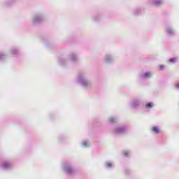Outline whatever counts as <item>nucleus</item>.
Wrapping results in <instances>:
<instances>
[{
    "mask_svg": "<svg viewBox=\"0 0 179 179\" xmlns=\"http://www.w3.org/2000/svg\"><path fill=\"white\" fill-rule=\"evenodd\" d=\"M128 131V126L127 125H122L115 128L113 130V134L115 135H123Z\"/></svg>",
    "mask_w": 179,
    "mask_h": 179,
    "instance_id": "423d86ee",
    "label": "nucleus"
},
{
    "mask_svg": "<svg viewBox=\"0 0 179 179\" xmlns=\"http://www.w3.org/2000/svg\"><path fill=\"white\" fill-rule=\"evenodd\" d=\"M106 64H113L114 62V56L113 55H106L104 57Z\"/></svg>",
    "mask_w": 179,
    "mask_h": 179,
    "instance_id": "f8f14e48",
    "label": "nucleus"
},
{
    "mask_svg": "<svg viewBox=\"0 0 179 179\" xmlns=\"http://www.w3.org/2000/svg\"><path fill=\"white\" fill-rule=\"evenodd\" d=\"M59 64H60L61 66H66V64H68V60L66 59L60 57L58 60Z\"/></svg>",
    "mask_w": 179,
    "mask_h": 179,
    "instance_id": "2eb2a0df",
    "label": "nucleus"
},
{
    "mask_svg": "<svg viewBox=\"0 0 179 179\" xmlns=\"http://www.w3.org/2000/svg\"><path fill=\"white\" fill-rule=\"evenodd\" d=\"M105 168L108 170H112V169H114V164L110 161H106L105 162Z\"/></svg>",
    "mask_w": 179,
    "mask_h": 179,
    "instance_id": "dca6fc26",
    "label": "nucleus"
},
{
    "mask_svg": "<svg viewBox=\"0 0 179 179\" xmlns=\"http://www.w3.org/2000/svg\"><path fill=\"white\" fill-rule=\"evenodd\" d=\"M165 66L163 64L159 65V71H164Z\"/></svg>",
    "mask_w": 179,
    "mask_h": 179,
    "instance_id": "a878e982",
    "label": "nucleus"
},
{
    "mask_svg": "<svg viewBox=\"0 0 179 179\" xmlns=\"http://www.w3.org/2000/svg\"><path fill=\"white\" fill-rule=\"evenodd\" d=\"M15 1L16 0H6V1H4L3 5L6 7L10 6V5H13Z\"/></svg>",
    "mask_w": 179,
    "mask_h": 179,
    "instance_id": "aec40b11",
    "label": "nucleus"
},
{
    "mask_svg": "<svg viewBox=\"0 0 179 179\" xmlns=\"http://www.w3.org/2000/svg\"><path fill=\"white\" fill-rule=\"evenodd\" d=\"M63 171L67 176H73L76 173V168L70 162H66L63 164Z\"/></svg>",
    "mask_w": 179,
    "mask_h": 179,
    "instance_id": "f03ea898",
    "label": "nucleus"
},
{
    "mask_svg": "<svg viewBox=\"0 0 179 179\" xmlns=\"http://www.w3.org/2000/svg\"><path fill=\"white\" fill-rule=\"evenodd\" d=\"M101 19H103V15L101 13L95 14L92 17L94 22H100Z\"/></svg>",
    "mask_w": 179,
    "mask_h": 179,
    "instance_id": "4468645a",
    "label": "nucleus"
},
{
    "mask_svg": "<svg viewBox=\"0 0 179 179\" xmlns=\"http://www.w3.org/2000/svg\"><path fill=\"white\" fill-rule=\"evenodd\" d=\"M64 138L65 137L64 136H60L59 137V141H60V142H62V141H64Z\"/></svg>",
    "mask_w": 179,
    "mask_h": 179,
    "instance_id": "bb28decb",
    "label": "nucleus"
},
{
    "mask_svg": "<svg viewBox=\"0 0 179 179\" xmlns=\"http://www.w3.org/2000/svg\"><path fill=\"white\" fill-rule=\"evenodd\" d=\"M1 169L8 171L9 170H12V163L9 161H4L1 164Z\"/></svg>",
    "mask_w": 179,
    "mask_h": 179,
    "instance_id": "9d476101",
    "label": "nucleus"
},
{
    "mask_svg": "<svg viewBox=\"0 0 179 179\" xmlns=\"http://www.w3.org/2000/svg\"><path fill=\"white\" fill-rule=\"evenodd\" d=\"M153 102H149L145 104V108H152Z\"/></svg>",
    "mask_w": 179,
    "mask_h": 179,
    "instance_id": "5701e85b",
    "label": "nucleus"
},
{
    "mask_svg": "<svg viewBox=\"0 0 179 179\" xmlns=\"http://www.w3.org/2000/svg\"><path fill=\"white\" fill-rule=\"evenodd\" d=\"M122 155L124 157H131V150H124L122 152Z\"/></svg>",
    "mask_w": 179,
    "mask_h": 179,
    "instance_id": "a211bd4d",
    "label": "nucleus"
},
{
    "mask_svg": "<svg viewBox=\"0 0 179 179\" xmlns=\"http://www.w3.org/2000/svg\"><path fill=\"white\" fill-rule=\"evenodd\" d=\"M68 59L71 64H78L79 62V57L75 53L70 54L68 57Z\"/></svg>",
    "mask_w": 179,
    "mask_h": 179,
    "instance_id": "1a4fd4ad",
    "label": "nucleus"
},
{
    "mask_svg": "<svg viewBox=\"0 0 179 179\" xmlns=\"http://www.w3.org/2000/svg\"><path fill=\"white\" fill-rule=\"evenodd\" d=\"M145 13V8L140 6L134 8L132 10V15L134 16H141V15H143Z\"/></svg>",
    "mask_w": 179,
    "mask_h": 179,
    "instance_id": "6e6552de",
    "label": "nucleus"
},
{
    "mask_svg": "<svg viewBox=\"0 0 179 179\" xmlns=\"http://www.w3.org/2000/svg\"><path fill=\"white\" fill-rule=\"evenodd\" d=\"M10 54L13 55V57H17L19 55V48H12L10 50Z\"/></svg>",
    "mask_w": 179,
    "mask_h": 179,
    "instance_id": "ddd939ff",
    "label": "nucleus"
},
{
    "mask_svg": "<svg viewBox=\"0 0 179 179\" xmlns=\"http://www.w3.org/2000/svg\"><path fill=\"white\" fill-rule=\"evenodd\" d=\"M152 131L157 134H160V129L158 127H153Z\"/></svg>",
    "mask_w": 179,
    "mask_h": 179,
    "instance_id": "412c9836",
    "label": "nucleus"
},
{
    "mask_svg": "<svg viewBox=\"0 0 179 179\" xmlns=\"http://www.w3.org/2000/svg\"><path fill=\"white\" fill-rule=\"evenodd\" d=\"M77 83L81 87H83L85 90H91L93 83L92 80L87 77V75L85 72H79L77 76Z\"/></svg>",
    "mask_w": 179,
    "mask_h": 179,
    "instance_id": "f257e3e1",
    "label": "nucleus"
},
{
    "mask_svg": "<svg viewBox=\"0 0 179 179\" xmlns=\"http://www.w3.org/2000/svg\"><path fill=\"white\" fill-rule=\"evenodd\" d=\"M129 106L131 108H134V110H136L142 106V99L139 98H134L132 99L129 102Z\"/></svg>",
    "mask_w": 179,
    "mask_h": 179,
    "instance_id": "39448f33",
    "label": "nucleus"
},
{
    "mask_svg": "<svg viewBox=\"0 0 179 179\" xmlns=\"http://www.w3.org/2000/svg\"><path fill=\"white\" fill-rule=\"evenodd\" d=\"M82 146H83V148H89V145H87V141H83Z\"/></svg>",
    "mask_w": 179,
    "mask_h": 179,
    "instance_id": "393cba45",
    "label": "nucleus"
},
{
    "mask_svg": "<svg viewBox=\"0 0 179 179\" xmlns=\"http://www.w3.org/2000/svg\"><path fill=\"white\" fill-rule=\"evenodd\" d=\"M150 3H152L156 8H160V6L164 5V0H150Z\"/></svg>",
    "mask_w": 179,
    "mask_h": 179,
    "instance_id": "9b49d317",
    "label": "nucleus"
},
{
    "mask_svg": "<svg viewBox=\"0 0 179 179\" xmlns=\"http://www.w3.org/2000/svg\"><path fill=\"white\" fill-rule=\"evenodd\" d=\"M43 20L44 14H43V13H37L33 15L31 22L33 26H38Z\"/></svg>",
    "mask_w": 179,
    "mask_h": 179,
    "instance_id": "7ed1b4c3",
    "label": "nucleus"
},
{
    "mask_svg": "<svg viewBox=\"0 0 179 179\" xmlns=\"http://www.w3.org/2000/svg\"><path fill=\"white\" fill-rule=\"evenodd\" d=\"M124 173L127 176H129V174H131V169H129V168H126L124 169Z\"/></svg>",
    "mask_w": 179,
    "mask_h": 179,
    "instance_id": "b1692460",
    "label": "nucleus"
},
{
    "mask_svg": "<svg viewBox=\"0 0 179 179\" xmlns=\"http://www.w3.org/2000/svg\"><path fill=\"white\" fill-rule=\"evenodd\" d=\"M177 61H178V58H177V57H171L169 59V62L171 64H176V62H177Z\"/></svg>",
    "mask_w": 179,
    "mask_h": 179,
    "instance_id": "4be33fe9",
    "label": "nucleus"
},
{
    "mask_svg": "<svg viewBox=\"0 0 179 179\" xmlns=\"http://www.w3.org/2000/svg\"><path fill=\"white\" fill-rule=\"evenodd\" d=\"M153 76V72L149 71H143L142 73L139 74V78L141 80H148Z\"/></svg>",
    "mask_w": 179,
    "mask_h": 179,
    "instance_id": "0eeeda50",
    "label": "nucleus"
},
{
    "mask_svg": "<svg viewBox=\"0 0 179 179\" xmlns=\"http://www.w3.org/2000/svg\"><path fill=\"white\" fill-rule=\"evenodd\" d=\"M117 121H118V117H110L108 119V122L109 124H111L117 123Z\"/></svg>",
    "mask_w": 179,
    "mask_h": 179,
    "instance_id": "6ab92c4d",
    "label": "nucleus"
},
{
    "mask_svg": "<svg viewBox=\"0 0 179 179\" xmlns=\"http://www.w3.org/2000/svg\"><path fill=\"white\" fill-rule=\"evenodd\" d=\"M175 88L177 89V90H179V83H177L175 85Z\"/></svg>",
    "mask_w": 179,
    "mask_h": 179,
    "instance_id": "cd10ccee",
    "label": "nucleus"
},
{
    "mask_svg": "<svg viewBox=\"0 0 179 179\" xmlns=\"http://www.w3.org/2000/svg\"><path fill=\"white\" fill-rule=\"evenodd\" d=\"M165 33L168 37H174V36H177V32L176 29L173 27V26L170 24H166L165 26Z\"/></svg>",
    "mask_w": 179,
    "mask_h": 179,
    "instance_id": "20e7f679",
    "label": "nucleus"
},
{
    "mask_svg": "<svg viewBox=\"0 0 179 179\" xmlns=\"http://www.w3.org/2000/svg\"><path fill=\"white\" fill-rule=\"evenodd\" d=\"M6 58H8V54L6 52H0V62H3Z\"/></svg>",
    "mask_w": 179,
    "mask_h": 179,
    "instance_id": "f3484780",
    "label": "nucleus"
}]
</instances>
